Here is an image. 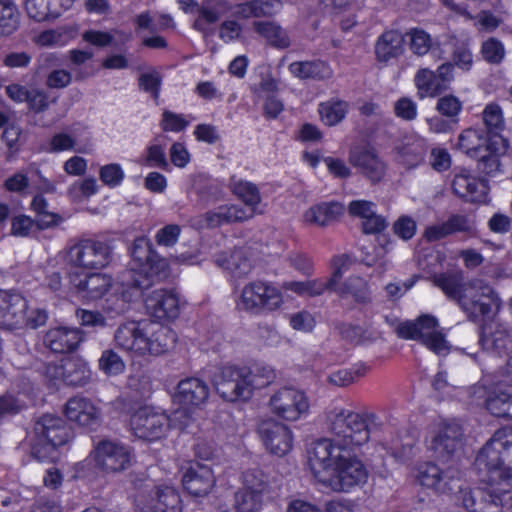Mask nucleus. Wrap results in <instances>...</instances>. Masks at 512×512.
Listing matches in <instances>:
<instances>
[{
  "label": "nucleus",
  "instance_id": "nucleus-1",
  "mask_svg": "<svg viewBox=\"0 0 512 512\" xmlns=\"http://www.w3.org/2000/svg\"><path fill=\"white\" fill-rule=\"evenodd\" d=\"M374 413L360 414L343 407H334L327 412V428L337 445H345L351 450L367 443L370 438V425H377Z\"/></svg>",
  "mask_w": 512,
  "mask_h": 512
},
{
  "label": "nucleus",
  "instance_id": "nucleus-2",
  "mask_svg": "<svg viewBox=\"0 0 512 512\" xmlns=\"http://www.w3.org/2000/svg\"><path fill=\"white\" fill-rule=\"evenodd\" d=\"M131 256V268L120 276L124 287L145 290L152 286L154 278L166 276L168 264L153 251L148 239L144 237L135 239Z\"/></svg>",
  "mask_w": 512,
  "mask_h": 512
},
{
  "label": "nucleus",
  "instance_id": "nucleus-3",
  "mask_svg": "<svg viewBox=\"0 0 512 512\" xmlns=\"http://www.w3.org/2000/svg\"><path fill=\"white\" fill-rule=\"evenodd\" d=\"M499 472L496 471L494 479L485 487L458 490L462 506L468 512H503L505 505H512V483L499 481Z\"/></svg>",
  "mask_w": 512,
  "mask_h": 512
},
{
  "label": "nucleus",
  "instance_id": "nucleus-4",
  "mask_svg": "<svg viewBox=\"0 0 512 512\" xmlns=\"http://www.w3.org/2000/svg\"><path fill=\"white\" fill-rule=\"evenodd\" d=\"M457 303L473 321L479 316H489L501 307L498 294L481 279L468 281Z\"/></svg>",
  "mask_w": 512,
  "mask_h": 512
},
{
  "label": "nucleus",
  "instance_id": "nucleus-5",
  "mask_svg": "<svg viewBox=\"0 0 512 512\" xmlns=\"http://www.w3.org/2000/svg\"><path fill=\"white\" fill-rule=\"evenodd\" d=\"M396 333L400 338L420 341L438 355L447 354L450 350V344L439 329L437 319L431 315H422L415 321L399 324Z\"/></svg>",
  "mask_w": 512,
  "mask_h": 512
},
{
  "label": "nucleus",
  "instance_id": "nucleus-6",
  "mask_svg": "<svg viewBox=\"0 0 512 512\" xmlns=\"http://www.w3.org/2000/svg\"><path fill=\"white\" fill-rule=\"evenodd\" d=\"M34 434L37 443L32 446V452L37 458L46 457L47 453L68 443L72 437V431L66 422L60 416L50 413L36 419Z\"/></svg>",
  "mask_w": 512,
  "mask_h": 512
},
{
  "label": "nucleus",
  "instance_id": "nucleus-7",
  "mask_svg": "<svg viewBox=\"0 0 512 512\" xmlns=\"http://www.w3.org/2000/svg\"><path fill=\"white\" fill-rule=\"evenodd\" d=\"M512 455V441L505 439L502 432H496L489 442L478 453L475 464L479 469L488 472V481L494 479L496 471L499 472V481L512 483V468H504L503 464Z\"/></svg>",
  "mask_w": 512,
  "mask_h": 512
},
{
  "label": "nucleus",
  "instance_id": "nucleus-8",
  "mask_svg": "<svg viewBox=\"0 0 512 512\" xmlns=\"http://www.w3.org/2000/svg\"><path fill=\"white\" fill-rule=\"evenodd\" d=\"M353 452L345 445H337L333 437L316 441L308 452L309 466L314 477L322 483Z\"/></svg>",
  "mask_w": 512,
  "mask_h": 512
},
{
  "label": "nucleus",
  "instance_id": "nucleus-9",
  "mask_svg": "<svg viewBox=\"0 0 512 512\" xmlns=\"http://www.w3.org/2000/svg\"><path fill=\"white\" fill-rule=\"evenodd\" d=\"M249 377V367L223 366L214 376L216 391L226 401H247L253 395Z\"/></svg>",
  "mask_w": 512,
  "mask_h": 512
},
{
  "label": "nucleus",
  "instance_id": "nucleus-10",
  "mask_svg": "<svg viewBox=\"0 0 512 512\" xmlns=\"http://www.w3.org/2000/svg\"><path fill=\"white\" fill-rule=\"evenodd\" d=\"M110 260V247L104 242L92 239L80 240L66 252V262L82 269H102Z\"/></svg>",
  "mask_w": 512,
  "mask_h": 512
},
{
  "label": "nucleus",
  "instance_id": "nucleus-11",
  "mask_svg": "<svg viewBox=\"0 0 512 512\" xmlns=\"http://www.w3.org/2000/svg\"><path fill=\"white\" fill-rule=\"evenodd\" d=\"M282 302V295L276 287L268 282L257 280L243 287L238 307L245 311L260 313L276 310Z\"/></svg>",
  "mask_w": 512,
  "mask_h": 512
},
{
  "label": "nucleus",
  "instance_id": "nucleus-12",
  "mask_svg": "<svg viewBox=\"0 0 512 512\" xmlns=\"http://www.w3.org/2000/svg\"><path fill=\"white\" fill-rule=\"evenodd\" d=\"M131 428L136 437L156 441L166 435L170 428L167 414L153 407H141L131 417Z\"/></svg>",
  "mask_w": 512,
  "mask_h": 512
},
{
  "label": "nucleus",
  "instance_id": "nucleus-13",
  "mask_svg": "<svg viewBox=\"0 0 512 512\" xmlns=\"http://www.w3.org/2000/svg\"><path fill=\"white\" fill-rule=\"evenodd\" d=\"M418 482L438 494H452L461 490V479L457 469L442 470L432 462L420 464L417 468Z\"/></svg>",
  "mask_w": 512,
  "mask_h": 512
},
{
  "label": "nucleus",
  "instance_id": "nucleus-14",
  "mask_svg": "<svg viewBox=\"0 0 512 512\" xmlns=\"http://www.w3.org/2000/svg\"><path fill=\"white\" fill-rule=\"evenodd\" d=\"M268 405L274 415L287 421H296L309 410L307 396L293 387H283L275 391Z\"/></svg>",
  "mask_w": 512,
  "mask_h": 512
},
{
  "label": "nucleus",
  "instance_id": "nucleus-15",
  "mask_svg": "<svg viewBox=\"0 0 512 512\" xmlns=\"http://www.w3.org/2000/svg\"><path fill=\"white\" fill-rule=\"evenodd\" d=\"M333 272L326 279H312L307 281H288L283 283V289L292 291L299 296L316 297L324 294L325 291L335 290L344 272L347 270L348 257L345 255L335 256L332 259Z\"/></svg>",
  "mask_w": 512,
  "mask_h": 512
},
{
  "label": "nucleus",
  "instance_id": "nucleus-16",
  "mask_svg": "<svg viewBox=\"0 0 512 512\" xmlns=\"http://www.w3.org/2000/svg\"><path fill=\"white\" fill-rule=\"evenodd\" d=\"M367 477L368 471L365 465L353 452L322 483L336 492H347L351 488L365 483Z\"/></svg>",
  "mask_w": 512,
  "mask_h": 512
},
{
  "label": "nucleus",
  "instance_id": "nucleus-17",
  "mask_svg": "<svg viewBox=\"0 0 512 512\" xmlns=\"http://www.w3.org/2000/svg\"><path fill=\"white\" fill-rule=\"evenodd\" d=\"M257 432L265 448L274 455L284 456L293 446V434L288 426L272 418L263 419L257 425Z\"/></svg>",
  "mask_w": 512,
  "mask_h": 512
},
{
  "label": "nucleus",
  "instance_id": "nucleus-18",
  "mask_svg": "<svg viewBox=\"0 0 512 512\" xmlns=\"http://www.w3.org/2000/svg\"><path fill=\"white\" fill-rule=\"evenodd\" d=\"M463 429L457 422H443L431 441L430 448L441 461L453 459L462 449Z\"/></svg>",
  "mask_w": 512,
  "mask_h": 512
},
{
  "label": "nucleus",
  "instance_id": "nucleus-19",
  "mask_svg": "<svg viewBox=\"0 0 512 512\" xmlns=\"http://www.w3.org/2000/svg\"><path fill=\"white\" fill-rule=\"evenodd\" d=\"M96 466L107 473L120 472L131 464L130 451L120 443L102 440L94 449Z\"/></svg>",
  "mask_w": 512,
  "mask_h": 512
},
{
  "label": "nucleus",
  "instance_id": "nucleus-20",
  "mask_svg": "<svg viewBox=\"0 0 512 512\" xmlns=\"http://www.w3.org/2000/svg\"><path fill=\"white\" fill-rule=\"evenodd\" d=\"M63 412L69 421L90 430H95L101 423V409L86 397L70 398Z\"/></svg>",
  "mask_w": 512,
  "mask_h": 512
},
{
  "label": "nucleus",
  "instance_id": "nucleus-21",
  "mask_svg": "<svg viewBox=\"0 0 512 512\" xmlns=\"http://www.w3.org/2000/svg\"><path fill=\"white\" fill-rule=\"evenodd\" d=\"M145 323L135 321L120 324L114 332L115 347L132 356H145Z\"/></svg>",
  "mask_w": 512,
  "mask_h": 512
},
{
  "label": "nucleus",
  "instance_id": "nucleus-22",
  "mask_svg": "<svg viewBox=\"0 0 512 512\" xmlns=\"http://www.w3.org/2000/svg\"><path fill=\"white\" fill-rule=\"evenodd\" d=\"M145 323L135 321L120 324L114 332L115 347L132 356H145Z\"/></svg>",
  "mask_w": 512,
  "mask_h": 512
},
{
  "label": "nucleus",
  "instance_id": "nucleus-23",
  "mask_svg": "<svg viewBox=\"0 0 512 512\" xmlns=\"http://www.w3.org/2000/svg\"><path fill=\"white\" fill-rule=\"evenodd\" d=\"M137 512H182L180 494L172 485H157L151 491L149 501L137 506Z\"/></svg>",
  "mask_w": 512,
  "mask_h": 512
},
{
  "label": "nucleus",
  "instance_id": "nucleus-24",
  "mask_svg": "<svg viewBox=\"0 0 512 512\" xmlns=\"http://www.w3.org/2000/svg\"><path fill=\"white\" fill-rule=\"evenodd\" d=\"M349 161L373 183L385 176L386 164L373 149L356 147L350 151Z\"/></svg>",
  "mask_w": 512,
  "mask_h": 512
},
{
  "label": "nucleus",
  "instance_id": "nucleus-25",
  "mask_svg": "<svg viewBox=\"0 0 512 512\" xmlns=\"http://www.w3.org/2000/svg\"><path fill=\"white\" fill-rule=\"evenodd\" d=\"M145 356H159L169 352L177 342L176 333L159 323H145Z\"/></svg>",
  "mask_w": 512,
  "mask_h": 512
},
{
  "label": "nucleus",
  "instance_id": "nucleus-26",
  "mask_svg": "<svg viewBox=\"0 0 512 512\" xmlns=\"http://www.w3.org/2000/svg\"><path fill=\"white\" fill-rule=\"evenodd\" d=\"M145 304L149 313L158 320L175 319L180 312L179 298L171 290H154L146 297Z\"/></svg>",
  "mask_w": 512,
  "mask_h": 512
},
{
  "label": "nucleus",
  "instance_id": "nucleus-27",
  "mask_svg": "<svg viewBox=\"0 0 512 512\" xmlns=\"http://www.w3.org/2000/svg\"><path fill=\"white\" fill-rule=\"evenodd\" d=\"M70 283L80 297L89 300L101 298L112 285L111 278L101 273H90L84 276L71 273Z\"/></svg>",
  "mask_w": 512,
  "mask_h": 512
},
{
  "label": "nucleus",
  "instance_id": "nucleus-28",
  "mask_svg": "<svg viewBox=\"0 0 512 512\" xmlns=\"http://www.w3.org/2000/svg\"><path fill=\"white\" fill-rule=\"evenodd\" d=\"M182 484L189 494L202 497L211 491L215 484V478L209 466L194 463L184 473Z\"/></svg>",
  "mask_w": 512,
  "mask_h": 512
},
{
  "label": "nucleus",
  "instance_id": "nucleus-29",
  "mask_svg": "<svg viewBox=\"0 0 512 512\" xmlns=\"http://www.w3.org/2000/svg\"><path fill=\"white\" fill-rule=\"evenodd\" d=\"M210 393L207 383L196 377L181 380L174 396L176 402L185 407H201Z\"/></svg>",
  "mask_w": 512,
  "mask_h": 512
},
{
  "label": "nucleus",
  "instance_id": "nucleus-30",
  "mask_svg": "<svg viewBox=\"0 0 512 512\" xmlns=\"http://www.w3.org/2000/svg\"><path fill=\"white\" fill-rule=\"evenodd\" d=\"M494 136L488 135L483 129L467 128L458 136V148L470 158H476L483 152L492 149L493 145H498Z\"/></svg>",
  "mask_w": 512,
  "mask_h": 512
},
{
  "label": "nucleus",
  "instance_id": "nucleus-31",
  "mask_svg": "<svg viewBox=\"0 0 512 512\" xmlns=\"http://www.w3.org/2000/svg\"><path fill=\"white\" fill-rule=\"evenodd\" d=\"M82 341V331L69 327L52 328L46 332L44 337L45 345L56 353L73 352Z\"/></svg>",
  "mask_w": 512,
  "mask_h": 512
},
{
  "label": "nucleus",
  "instance_id": "nucleus-32",
  "mask_svg": "<svg viewBox=\"0 0 512 512\" xmlns=\"http://www.w3.org/2000/svg\"><path fill=\"white\" fill-rule=\"evenodd\" d=\"M480 343L485 350L499 355L509 354L512 347V337L505 325L490 322L482 327Z\"/></svg>",
  "mask_w": 512,
  "mask_h": 512
},
{
  "label": "nucleus",
  "instance_id": "nucleus-33",
  "mask_svg": "<svg viewBox=\"0 0 512 512\" xmlns=\"http://www.w3.org/2000/svg\"><path fill=\"white\" fill-rule=\"evenodd\" d=\"M26 301L18 294L0 290V324L7 329L18 326L25 318Z\"/></svg>",
  "mask_w": 512,
  "mask_h": 512
},
{
  "label": "nucleus",
  "instance_id": "nucleus-34",
  "mask_svg": "<svg viewBox=\"0 0 512 512\" xmlns=\"http://www.w3.org/2000/svg\"><path fill=\"white\" fill-rule=\"evenodd\" d=\"M474 221L467 215L452 214L445 222L426 228L424 237L428 241H437L454 233H473Z\"/></svg>",
  "mask_w": 512,
  "mask_h": 512
},
{
  "label": "nucleus",
  "instance_id": "nucleus-35",
  "mask_svg": "<svg viewBox=\"0 0 512 512\" xmlns=\"http://www.w3.org/2000/svg\"><path fill=\"white\" fill-rule=\"evenodd\" d=\"M451 186L455 195L469 202H484L488 193L484 181L464 172L454 176Z\"/></svg>",
  "mask_w": 512,
  "mask_h": 512
},
{
  "label": "nucleus",
  "instance_id": "nucleus-36",
  "mask_svg": "<svg viewBox=\"0 0 512 512\" xmlns=\"http://www.w3.org/2000/svg\"><path fill=\"white\" fill-rule=\"evenodd\" d=\"M231 3L227 0H206L197 7L198 17L193 23L194 29L206 32L208 25L215 24L224 16H230Z\"/></svg>",
  "mask_w": 512,
  "mask_h": 512
},
{
  "label": "nucleus",
  "instance_id": "nucleus-37",
  "mask_svg": "<svg viewBox=\"0 0 512 512\" xmlns=\"http://www.w3.org/2000/svg\"><path fill=\"white\" fill-rule=\"evenodd\" d=\"M405 40L401 32L388 30L383 32L375 43V56L377 61L388 63L400 57L405 50Z\"/></svg>",
  "mask_w": 512,
  "mask_h": 512
},
{
  "label": "nucleus",
  "instance_id": "nucleus-38",
  "mask_svg": "<svg viewBox=\"0 0 512 512\" xmlns=\"http://www.w3.org/2000/svg\"><path fill=\"white\" fill-rule=\"evenodd\" d=\"M253 217V211H244L237 205H223L214 210L206 212L202 219L205 227L216 228L224 224L242 222Z\"/></svg>",
  "mask_w": 512,
  "mask_h": 512
},
{
  "label": "nucleus",
  "instance_id": "nucleus-39",
  "mask_svg": "<svg viewBox=\"0 0 512 512\" xmlns=\"http://www.w3.org/2000/svg\"><path fill=\"white\" fill-rule=\"evenodd\" d=\"M215 263L220 268L229 271L233 276L239 278L248 275L252 270L251 261L242 249L216 254Z\"/></svg>",
  "mask_w": 512,
  "mask_h": 512
},
{
  "label": "nucleus",
  "instance_id": "nucleus-40",
  "mask_svg": "<svg viewBox=\"0 0 512 512\" xmlns=\"http://www.w3.org/2000/svg\"><path fill=\"white\" fill-rule=\"evenodd\" d=\"M343 213V206L338 202L320 203L307 209L303 214L308 225L325 227Z\"/></svg>",
  "mask_w": 512,
  "mask_h": 512
},
{
  "label": "nucleus",
  "instance_id": "nucleus-41",
  "mask_svg": "<svg viewBox=\"0 0 512 512\" xmlns=\"http://www.w3.org/2000/svg\"><path fill=\"white\" fill-rule=\"evenodd\" d=\"M341 298L351 297L359 304H367L371 302V295L367 281L359 276H350L340 286L338 283L335 286V290Z\"/></svg>",
  "mask_w": 512,
  "mask_h": 512
},
{
  "label": "nucleus",
  "instance_id": "nucleus-42",
  "mask_svg": "<svg viewBox=\"0 0 512 512\" xmlns=\"http://www.w3.org/2000/svg\"><path fill=\"white\" fill-rule=\"evenodd\" d=\"M63 369V382L67 385L81 387L91 379L92 373L88 363L81 358H65Z\"/></svg>",
  "mask_w": 512,
  "mask_h": 512
},
{
  "label": "nucleus",
  "instance_id": "nucleus-43",
  "mask_svg": "<svg viewBox=\"0 0 512 512\" xmlns=\"http://www.w3.org/2000/svg\"><path fill=\"white\" fill-rule=\"evenodd\" d=\"M433 284L441 289L443 293L452 300L458 302L462 290L466 287L467 282H464V277L460 271H449L444 273H437L431 277Z\"/></svg>",
  "mask_w": 512,
  "mask_h": 512
},
{
  "label": "nucleus",
  "instance_id": "nucleus-44",
  "mask_svg": "<svg viewBox=\"0 0 512 512\" xmlns=\"http://www.w3.org/2000/svg\"><path fill=\"white\" fill-rule=\"evenodd\" d=\"M427 150L428 145L424 138L419 136H410L405 138L399 148V154L402 162L411 168L422 163Z\"/></svg>",
  "mask_w": 512,
  "mask_h": 512
},
{
  "label": "nucleus",
  "instance_id": "nucleus-45",
  "mask_svg": "<svg viewBox=\"0 0 512 512\" xmlns=\"http://www.w3.org/2000/svg\"><path fill=\"white\" fill-rule=\"evenodd\" d=\"M252 27L256 33L265 38L275 48L285 49L291 44L287 32L275 22L254 21Z\"/></svg>",
  "mask_w": 512,
  "mask_h": 512
},
{
  "label": "nucleus",
  "instance_id": "nucleus-46",
  "mask_svg": "<svg viewBox=\"0 0 512 512\" xmlns=\"http://www.w3.org/2000/svg\"><path fill=\"white\" fill-rule=\"evenodd\" d=\"M290 72L301 79L323 80L332 74L329 66L323 61H301L289 65Z\"/></svg>",
  "mask_w": 512,
  "mask_h": 512
},
{
  "label": "nucleus",
  "instance_id": "nucleus-47",
  "mask_svg": "<svg viewBox=\"0 0 512 512\" xmlns=\"http://www.w3.org/2000/svg\"><path fill=\"white\" fill-rule=\"evenodd\" d=\"M233 193L244 202L246 208L244 211H253L255 214L257 205L261 202V195L258 187L248 181L231 179Z\"/></svg>",
  "mask_w": 512,
  "mask_h": 512
},
{
  "label": "nucleus",
  "instance_id": "nucleus-48",
  "mask_svg": "<svg viewBox=\"0 0 512 512\" xmlns=\"http://www.w3.org/2000/svg\"><path fill=\"white\" fill-rule=\"evenodd\" d=\"M28 16L36 21H45L60 16V6L55 0H26Z\"/></svg>",
  "mask_w": 512,
  "mask_h": 512
},
{
  "label": "nucleus",
  "instance_id": "nucleus-49",
  "mask_svg": "<svg viewBox=\"0 0 512 512\" xmlns=\"http://www.w3.org/2000/svg\"><path fill=\"white\" fill-rule=\"evenodd\" d=\"M415 84L421 98L426 96L434 97L446 89V85L439 80L436 73L427 68L417 72Z\"/></svg>",
  "mask_w": 512,
  "mask_h": 512
},
{
  "label": "nucleus",
  "instance_id": "nucleus-50",
  "mask_svg": "<svg viewBox=\"0 0 512 512\" xmlns=\"http://www.w3.org/2000/svg\"><path fill=\"white\" fill-rule=\"evenodd\" d=\"M31 209L36 213V221L41 229L59 225L63 221L61 215L48 210V202L42 194L34 196Z\"/></svg>",
  "mask_w": 512,
  "mask_h": 512
},
{
  "label": "nucleus",
  "instance_id": "nucleus-51",
  "mask_svg": "<svg viewBox=\"0 0 512 512\" xmlns=\"http://www.w3.org/2000/svg\"><path fill=\"white\" fill-rule=\"evenodd\" d=\"M20 25V12L9 0H0V36L13 34Z\"/></svg>",
  "mask_w": 512,
  "mask_h": 512
},
{
  "label": "nucleus",
  "instance_id": "nucleus-52",
  "mask_svg": "<svg viewBox=\"0 0 512 512\" xmlns=\"http://www.w3.org/2000/svg\"><path fill=\"white\" fill-rule=\"evenodd\" d=\"M486 408L494 416L512 418V389L500 390L490 395Z\"/></svg>",
  "mask_w": 512,
  "mask_h": 512
},
{
  "label": "nucleus",
  "instance_id": "nucleus-53",
  "mask_svg": "<svg viewBox=\"0 0 512 512\" xmlns=\"http://www.w3.org/2000/svg\"><path fill=\"white\" fill-rule=\"evenodd\" d=\"M348 103L341 100H330L319 105V113L322 121L333 126L341 122L347 113Z\"/></svg>",
  "mask_w": 512,
  "mask_h": 512
},
{
  "label": "nucleus",
  "instance_id": "nucleus-54",
  "mask_svg": "<svg viewBox=\"0 0 512 512\" xmlns=\"http://www.w3.org/2000/svg\"><path fill=\"white\" fill-rule=\"evenodd\" d=\"M482 120L486 128L485 132L498 139V133L503 130L505 126L501 107L496 103L486 105L482 112Z\"/></svg>",
  "mask_w": 512,
  "mask_h": 512
},
{
  "label": "nucleus",
  "instance_id": "nucleus-55",
  "mask_svg": "<svg viewBox=\"0 0 512 512\" xmlns=\"http://www.w3.org/2000/svg\"><path fill=\"white\" fill-rule=\"evenodd\" d=\"M125 362L113 349H106L98 359V368L107 376H116L125 371Z\"/></svg>",
  "mask_w": 512,
  "mask_h": 512
},
{
  "label": "nucleus",
  "instance_id": "nucleus-56",
  "mask_svg": "<svg viewBox=\"0 0 512 512\" xmlns=\"http://www.w3.org/2000/svg\"><path fill=\"white\" fill-rule=\"evenodd\" d=\"M243 489L264 495L269 491L268 476L260 468H251L243 473Z\"/></svg>",
  "mask_w": 512,
  "mask_h": 512
},
{
  "label": "nucleus",
  "instance_id": "nucleus-57",
  "mask_svg": "<svg viewBox=\"0 0 512 512\" xmlns=\"http://www.w3.org/2000/svg\"><path fill=\"white\" fill-rule=\"evenodd\" d=\"M262 496L245 489L238 490L234 497L236 512H259L262 507Z\"/></svg>",
  "mask_w": 512,
  "mask_h": 512
},
{
  "label": "nucleus",
  "instance_id": "nucleus-58",
  "mask_svg": "<svg viewBox=\"0 0 512 512\" xmlns=\"http://www.w3.org/2000/svg\"><path fill=\"white\" fill-rule=\"evenodd\" d=\"M462 108V102L454 95H445L440 97L437 100L435 107L441 116L450 119L456 124L459 121L458 116L461 113Z\"/></svg>",
  "mask_w": 512,
  "mask_h": 512
},
{
  "label": "nucleus",
  "instance_id": "nucleus-59",
  "mask_svg": "<svg viewBox=\"0 0 512 512\" xmlns=\"http://www.w3.org/2000/svg\"><path fill=\"white\" fill-rule=\"evenodd\" d=\"M475 159H477V170L481 174L492 176L500 171L501 165L497 145H493L492 149L483 152Z\"/></svg>",
  "mask_w": 512,
  "mask_h": 512
},
{
  "label": "nucleus",
  "instance_id": "nucleus-60",
  "mask_svg": "<svg viewBox=\"0 0 512 512\" xmlns=\"http://www.w3.org/2000/svg\"><path fill=\"white\" fill-rule=\"evenodd\" d=\"M409 36V46L411 51L418 55L423 56L427 54L430 50H433L434 43L432 41L431 36L422 29H411L408 33Z\"/></svg>",
  "mask_w": 512,
  "mask_h": 512
},
{
  "label": "nucleus",
  "instance_id": "nucleus-61",
  "mask_svg": "<svg viewBox=\"0 0 512 512\" xmlns=\"http://www.w3.org/2000/svg\"><path fill=\"white\" fill-rule=\"evenodd\" d=\"M73 37V31L68 28L46 30L37 37V44L41 46H62Z\"/></svg>",
  "mask_w": 512,
  "mask_h": 512
},
{
  "label": "nucleus",
  "instance_id": "nucleus-62",
  "mask_svg": "<svg viewBox=\"0 0 512 512\" xmlns=\"http://www.w3.org/2000/svg\"><path fill=\"white\" fill-rule=\"evenodd\" d=\"M249 381L252 391L261 389L271 384L275 379L274 370L268 365H254L249 367Z\"/></svg>",
  "mask_w": 512,
  "mask_h": 512
},
{
  "label": "nucleus",
  "instance_id": "nucleus-63",
  "mask_svg": "<svg viewBox=\"0 0 512 512\" xmlns=\"http://www.w3.org/2000/svg\"><path fill=\"white\" fill-rule=\"evenodd\" d=\"M481 54L488 63L499 64L504 59L505 48L501 41L489 38L482 43Z\"/></svg>",
  "mask_w": 512,
  "mask_h": 512
},
{
  "label": "nucleus",
  "instance_id": "nucleus-64",
  "mask_svg": "<svg viewBox=\"0 0 512 512\" xmlns=\"http://www.w3.org/2000/svg\"><path fill=\"white\" fill-rule=\"evenodd\" d=\"M130 308V295L127 291L110 295L105 300L104 310L114 315H122Z\"/></svg>",
  "mask_w": 512,
  "mask_h": 512
}]
</instances>
